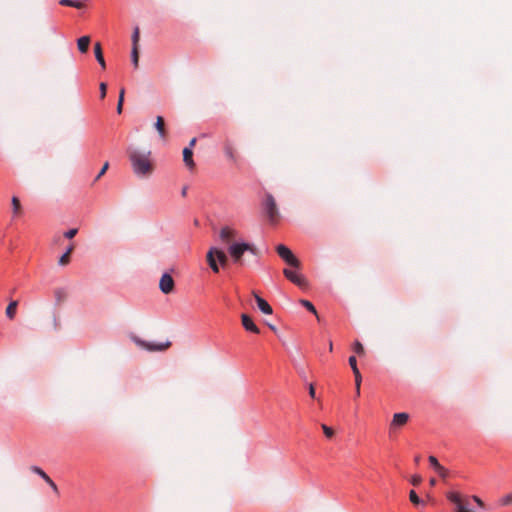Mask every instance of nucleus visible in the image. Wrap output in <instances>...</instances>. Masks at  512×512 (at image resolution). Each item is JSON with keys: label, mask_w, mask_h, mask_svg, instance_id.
I'll return each instance as SVG.
<instances>
[{"label": "nucleus", "mask_w": 512, "mask_h": 512, "mask_svg": "<svg viewBox=\"0 0 512 512\" xmlns=\"http://www.w3.org/2000/svg\"><path fill=\"white\" fill-rule=\"evenodd\" d=\"M237 234L238 233L235 229L225 226L221 228L219 238L221 242L226 245L232 262L237 266L243 267L247 264L244 259L245 253H250L253 256L258 257L260 252L254 244L238 241Z\"/></svg>", "instance_id": "f257e3e1"}, {"label": "nucleus", "mask_w": 512, "mask_h": 512, "mask_svg": "<svg viewBox=\"0 0 512 512\" xmlns=\"http://www.w3.org/2000/svg\"><path fill=\"white\" fill-rule=\"evenodd\" d=\"M150 151L129 149L128 156L135 174L138 176H149L153 172V164L150 160Z\"/></svg>", "instance_id": "f03ea898"}, {"label": "nucleus", "mask_w": 512, "mask_h": 512, "mask_svg": "<svg viewBox=\"0 0 512 512\" xmlns=\"http://www.w3.org/2000/svg\"><path fill=\"white\" fill-rule=\"evenodd\" d=\"M206 260L211 270L214 273H218L219 264L222 267H226L228 265L229 258L222 249L211 247L207 252Z\"/></svg>", "instance_id": "7ed1b4c3"}, {"label": "nucleus", "mask_w": 512, "mask_h": 512, "mask_svg": "<svg viewBox=\"0 0 512 512\" xmlns=\"http://www.w3.org/2000/svg\"><path fill=\"white\" fill-rule=\"evenodd\" d=\"M468 499L459 492L450 491V508L453 512H473L468 508Z\"/></svg>", "instance_id": "20e7f679"}, {"label": "nucleus", "mask_w": 512, "mask_h": 512, "mask_svg": "<svg viewBox=\"0 0 512 512\" xmlns=\"http://www.w3.org/2000/svg\"><path fill=\"white\" fill-rule=\"evenodd\" d=\"M263 209L271 223H276L279 218V211L277 208L276 201L271 194H266L263 202Z\"/></svg>", "instance_id": "39448f33"}, {"label": "nucleus", "mask_w": 512, "mask_h": 512, "mask_svg": "<svg viewBox=\"0 0 512 512\" xmlns=\"http://www.w3.org/2000/svg\"><path fill=\"white\" fill-rule=\"evenodd\" d=\"M276 252L279 255V257L283 261H285L288 265L295 267V268L300 267V261L287 246H285L283 244L277 245Z\"/></svg>", "instance_id": "423d86ee"}, {"label": "nucleus", "mask_w": 512, "mask_h": 512, "mask_svg": "<svg viewBox=\"0 0 512 512\" xmlns=\"http://www.w3.org/2000/svg\"><path fill=\"white\" fill-rule=\"evenodd\" d=\"M132 340L134 341V343L137 346H139L143 349H146L148 351H165L171 346L170 341H166L165 343H160V344H154V343H149L144 340H141L137 336H133Z\"/></svg>", "instance_id": "0eeeda50"}, {"label": "nucleus", "mask_w": 512, "mask_h": 512, "mask_svg": "<svg viewBox=\"0 0 512 512\" xmlns=\"http://www.w3.org/2000/svg\"><path fill=\"white\" fill-rule=\"evenodd\" d=\"M283 274L285 277L290 280L292 283L297 285L300 288H306L308 283L304 276L290 270V269H284Z\"/></svg>", "instance_id": "6e6552de"}, {"label": "nucleus", "mask_w": 512, "mask_h": 512, "mask_svg": "<svg viewBox=\"0 0 512 512\" xmlns=\"http://www.w3.org/2000/svg\"><path fill=\"white\" fill-rule=\"evenodd\" d=\"M159 288L164 294H169L174 290V280L170 274L164 273L159 281Z\"/></svg>", "instance_id": "1a4fd4ad"}, {"label": "nucleus", "mask_w": 512, "mask_h": 512, "mask_svg": "<svg viewBox=\"0 0 512 512\" xmlns=\"http://www.w3.org/2000/svg\"><path fill=\"white\" fill-rule=\"evenodd\" d=\"M409 420V414L405 412L395 413L393 415L391 424H390V431H394L395 429L402 427L406 425V423Z\"/></svg>", "instance_id": "9d476101"}, {"label": "nucleus", "mask_w": 512, "mask_h": 512, "mask_svg": "<svg viewBox=\"0 0 512 512\" xmlns=\"http://www.w3.org/2000/svg\"><path fill=\"white\" fill-rule=\"evenodd\" d=\"M241 323L244 329L248 332L259 334L260 330L257 325L253 322L252 318L247 314L241 315Z\"/></svg>", "instance_id": "9b49d317"}, {"label": "nucleus", "mask_w": 512, "mask_h": 512, "mask_svg": "<svg viewBox=\"0 0 512 512\" xmlns=\"http://www.w3.org/2000/svg\"><path fill=\"white\" fill-rule=\"evenodd\" d=\"M253 296L256 300L257 306L260 309V311L264 314L270 315L273 313L272 307L269 305V303L260 297L256 292H253Z\"/></svg>", "instance_id": "f8f14e48"}, {"label": "nucleus", "mask_w": 512, "mask_h": 512, "mask_svg": "<svg viewBox=\"0 0 512 512\" xmlns=\"http://www.w3.org/2000/svg\"><path fill=\"white\" fill-rule=\"evenodd\" d=\"M183 161L188 169L193 170L195 168V162L193 160V151L191 148L183 149Z\"/></svg>", "instance_id": "ddd939ff"}, {"label": "nucleus", "mask_w": 512, "mask_h": 512, "mask_svg": "<svg viewBox=\"0 0 512 512\" xmlns=\"http://www.w3.org/2000/svg\"><path fill=\"white\" fill-rule=\"evenodd\" d=\"M429 463L431 467L435 470V472L441 476L442 478H445L446 476V469L442 465L439 464L438 460L434 456L429 457Z\"/></svg>", "instance_id": "4468645a"}, {"label": "nucleus", "mask_w": 512, "mask_h": 512, "mask_svg": "<svg viewBox=\"0 0 512 512\" xmlns=\"http://www.w3.org/2000/svg\"><path fill=\"white\" fill-rule=\"evenodd\" d=\"M94 54H95V57L98 61V63L100 64V66L105 69L106 68V62H105V59H104V56H103V51H102V46L99 42L95 43L94 45Z\"/></svg>", "instance_id": "2eb2a0df"}, {"label": "nucleus", "mask_w": 512, "mask_h": 512, "mask_svg": "<svg viewBox=\"0 0 512 512\" xmlns=\"http://www.w3.org/2000/svg\"><path fill=\"white\" fill-rule=\"evenodd\" d=\"M90 41L91 39L89 36H82L78 39L77 45L81 53H86L88 51Z\"/></svg>", "instance_id": "dca6fc26"}, {"label": "nucleus", "mask_w": 512, "mask_h": 512, "mask_svg": "<svg viewBox=\"0 0 512 512\" xmlns=\"http://www.w3.org/2000/svg\"><path fill=\"white\" fill-rule=\"evenodd\" d=\"M155 128L158 131L160 137L164 139L166 137V129L164 118L162 116H157Z\"/></svg>", "instance_id": "f3484780"}, {"label": "nucleus", "mask_w": 512, "mask_h": 512, "mask_svg": "<svg viewBox=\"0 0 512 512\" xmlns=\"http://www.w3.org/2000/svg\"><path fill=\"white\" fill-rule=\"evenodd\" d=\"M13 208V217H19L22 214V206L18 197L13 196L11 199Z\"/></svg>", "instance_id": "a211bd4d"}, {"label": "nucleus", "mask_w": 512, "mask_h": 512, "mask_svg": "<svg viewBox=\"0 0 512 512\" xmlns=\"http://www.w3.org/2000/svg\"><path fill=\"white\" fill-rule=\"evenodd\" d=\"M17 306H18V301L16 300H13L11 301L8 306L6 307V316L12 320L14 319L15 315H16V311H17Z\"/></svg>", "instance_id": "6ab92c4d"}, {"label": "nucleus", "mask_w": 512, "mask_h": 512, "mask_svg": "<svg viewBox=\"0 0 512 512\" xmlns=\"http://www.w3.org/2000/svg\"><path fill=\"white\" fill-rule=\"evenodd\" d=\"M74 250V244H71L67 251L60 257L59 259V265L65 266L70 262V255Z\"/></svg>", "instance_id": "aec40b11"}, {"label": "nucleus", "mask_w": 512, "mask_h": 512, "mask_svg": "<svg viewBox=\"0 0 512 512\" xmlns=\"http://www.w3.org/2000/svg\"><path fill=\"white\" fill-rule=\"evenodd\" d=\"M54 296L57 304H61L67 299V292L63 288H57L54 291Z\"/></svg>", "instance_id": "412c9836"}, {"label": "nucleus", "mask_w": 512, "mask_h": 512, "mask_svg": "<svg viewBox=\"0 0 512 512\" xmlns=\"http://www.w3.org/2000/svg\"><path fill=\"white\" fill-rule=\"evenodd\" d=\"M59 4L62 6H69L77 9H81L84 7V4L81 1L77 0H60Z\"/></svg>", "instance_id": "4be33fe9"}, {"label": "nucleus", "mask_w": 512, "mask_h": 512, "mask_svg": "<svg viewBox=\"0 0 512 512\" xmlns=\"http://www.w3.org/2000/svg\"><path fill=\"white\" fill-rule=\"evenodd\" d=\"M498 504L501 507H507L512 505V492L500 497L498 500Z\"/></svg>", "instance_id": "5701e85b"}, {"label": "nucleus", "mask_w": 512, "mask_h": 512, "mask_svg": "<svg viewBox=\"0 0 512 512\" xmlns=\"http://www.w3.org/2000/svg\"><path fill=\"white\" fill-rule=\"evenodd\" d=\"M299 303L305 307L308 311H310L311 313H313L314 315H316V317L319 319L318 317V314H317V311H316V308L314 307V305L308 301V300H305V299H301L299 301Z\"/></svg>", "instance_id": "b1692460"}, {"label": "nucleus", "mask_w": 512, "mask_h": 512, "mask_svg": "<svg viewBox=\"0 0 512 512\" xmlns=\"http://www.w3.org/2000/svg\"><path fill=\"white\" fill-rule=\"evenodd\" d=\"M131 59L135 68H138L139 63V47H132Z\"/></svg>", "instance_id": "393cba45"}, {"label": "nucleus", "mask_w": 512, "mask_h": 512, "mask_svg": "<svg viewBox=\"0 0 512 512\" xmlns=\"http://www.w3.org/2000/svg\"><path fill=\"white\" fill-rule=\"evenodd\" d=\"M409 499L414 505H424V501L419 498L414 490L410 491Z\"/></svg>", "instance_id": "a878e982"}, {"label": "nucleus", "mask_w": 512, "mask_h": 512, "mask_svg": "<svg viewBox=\"0 0 512 512\" xmlns=\"http://www.w3.org/2000/svg\"><path fill=\"white\" fill-rule=\"evenodd\" d=\"M31 470L34 473L38 474L42 479H44L46 483L51 479L41 468L37 466H33Z\"/></svg>", "instance_id": "bb28decb"}, {"label": "nucleus", "mask_w": 512, "mask_h": 512, "mask_svg": "<svg viewBox=\"0 0 512 512\" xmlns=\"http://www.w3.org/2000/svg\"><path fill=\"white\" fill-rule=\"evenodd\" d=\"M124 95H125V90H124V88H122L119 92V99H118V104H117V113L118 114L122 113Z\"/></svg>", "instance_id": "cd10ccee"}, {"label": "nucleus", "mask_w": 512, "mask_h": 512, "mask_svg": "<svg viewBox=\"0 0 512 512\" xmlns=\"http://www.w3.org/2000/svg\"><path fill=\"white\" fill-rule=\"evenodd\" d=\"M139 39H140V32L139 28H135L133 34H132V47H139Z\"/></svg>", "instance_id": "c85d7f7f"}, {"label": "nucleus", "mask_w": 512, "mask_h": 512, "mask_svg": "<svg viewBox=\"0 0 512 512\" xmlns=\"http://www.w3.org/2000/svg\"><path fill=\"white\" fill-rule=\"evenodd\" d=\"M355 376V389H358V394H360V387L362 382V376L359 370H356V372H353Z\"/></svg>", "instance_id": "c756f323"}, {"label": "nucleus", "mask_w": 512, "mask_h": 512, "mask_svg": "<svg viewBox=\"0 0 512 512\" xmlns=\"http://www.w3.org/2000/svg\"><path fill=\"white\" fill-rule=\"evenodd\" d=\"M322 430L327 438H332L334 436V430L331 427H328L325 424H322Z\"/></svg>", "instance_id": "7c9ffc66"}, {"label": "nucleus", "mask_w": 512, "mask_h": 512, "mask_svg": "<svg viewBox=\"0 0 512 512\" xmlns=\"http://www.w3.org/2000/svg\"><path fill=\"white\" fill-rule=\"evenodd\" d=\"M225 154H226V156H227L230 160L235 161V153H234V150H233V148H232L231 146H228V145H227V146L225 147Z\"/></svg>", "instance_id": "2f4dec72"}, {"label": "nucleus", "mask_w": 512, "mask_h": 512, "mask_svg": "<svg viewBox=\"0 0 512 512\" xmlns=\"http://www.w3.org/2000/svg\"><path fill=\"white\" fill-rule=\"evenodd\" d=\"M354 351L358 354V355H363L365 353L364 351V347L363 345L359 342V341H356L355 344H354Z\"/></svg>", "instance_id": "473e14b6"}, {"label": "nucleus", "mask_w": 512, "mask_h": 512, "mask_svg": "<svg viewBox=\"0 0 512 512\" xmlns=\"http://www.w3.org/2000/svg\"><path fill=\"white\" fill-rule=\"evenodd\" d=\"M108 168H109V163L105 162L104 165L102 166L101 170L99 171L98 175L96 176L95 181H98L106 173Z\"/></svg>", "instance_id": "72a5a7b5"}, {"label": "nucleus", "mask_w": 512, "mask_h": 512, "mask_svg": "<svg viewBox=\"0 0 512 512\" xmlns=\"http://www.w3.org/2000/svg\"><path fill=\"white\" fill-rule=\"evenodd\" d=\"M349 365L352 369L353 372H356V370H359L358 367H357V361H356V357L355 356H350L349 357Z\"/></svg>", "instance_id": "f704fd0d"}, {"label": "nucleus", "mask_w": 512, "mask_h": 512, "mask_svg": "<svg viewBox=\"0 0 512 512\" xmlns=\"http://www.w3.org/2000/svg\"><path fill=\"white\" fill-rule=\"evenodd\" d=\"M78 230L76 228L70 229L64 233V237L72 239L76 236Z\"/></svg>", "instance_id": "c9c22d12"}, {"label": "nucleus", "mask_w": 512, "mask_h": 512, "mask_svg": "<svg viewBox=\"0 0 512 512\" xmlns=\"http://www.w3.org/2000/svg\"><path fill=\"white\" fill-rule=\"evenodd\" d=\"M99 89H100V97L102 99L105 98L106 92H107V84L104 82L100 83Z\"/></svg>", "instance_id": "e433bc0d"}, {"label": "nucleus", "mask_w": 512, "mask_h": 512, "mask_svg": "<svg viewBox=\"0 0 512 512\" xmlns=\"http://www.w3.org/2000/svg\"><path fill=\"white\" fill-rule=\"evenodd\" d=\"M421 481H422V478H421V476H419V475H414V476L411 478V483H412V485H414V486H418V485L421 483Z\"/></svg>", "instance_id": "4c0bfd02"}, {"label": "nucleus", "mask_w": 512, "mask_h": 512, "mask_svg": "<svg viewBox=\"0 0 512 512\" xmlns=\"http://www.w3.org/2000/svg\"><path fill=\"white\" fill-rule=\"evenodd\" d=\"M47 484L51 487V489H52L56 494H58V493H59V491H58V487H57V485L55 484V482H54L52 479H50V480L47 482Z\"/></svg>", "instance_id": "58836bf2"}, {"label": "nucleus", "mask_w": 512, "mask_h": 512, "mask_svg": "<svg viewBox=\"0 0 512 512\" xmlns=\"http://www.w3.org/2000/svg\"><path fill=\"white\" fill-rule=\"evenodd\" d=\"M472 499L475 501V503L481 507V508H484L485 507V504L484 502L478 497V496H472Z\"/></svg>", "instance_id": "ea45409f"}, {"label": "nucleus", "mask_w": 512, "mask_h": 512, "mask_svg": "<svg viewBox=\"0 0 512 512\" xmlns=\"http://www.w3.org/2000/svg\"><path fill=\"white\" fill-rule=\"evenodd\" d=\"M309 395H310V397L315 398V388H314L313 384H310V386H309Z\"/></svg>", "instance_id": "a19ab883"}, {"label": "nucleus", "mask_w": 512, "mask_h": 512, "mask_svg": "<svg viewBox=\"0 0 512 512\" xmlns=\"http://www.w3.org/2000/svg\"><path fill=\"white\" fill-rule=\"evenodd\" d=\"M196 141H197V139H196V138H192V139L190 140V142H189V146H188L187 148H191V149H192V148L195 146Z\"/></svg>", "instance_id": "79ce46f5"}, {"label": "nucleus", "mask_w": 512, "mask_h": 512, "mask_svg": "<svg viewBox=\"0 0 512 512\" xmlns=\"http://www.w3.org/2000/svg\"><path fill=\"white\" fill-rule=\"evenodd\" d=\"M435 484H436V479L435 478H431L430 479V485L434 486Z\"/></svg>", "instance_id": "37998d69"}, {"label": "nucleus", "mask_w": 512, "mask_h": 512, "mask_svg": "<svg viewBox=\"0 0 512 512\" xmlns=\"http://www.w3.org/2000/svg\"><path fill=\"white\" fill-rule=\"evenodd\" d=\"M186 193H187V188H186V187H184V188H183V190H182V195H183V196H185V195H186Z\"/></svg>", "instance_id": "c03bdc74"}, {"label": "nucleus", "mask_w": 512, "mask_h": 512, "mask_svg": "<svg viewBox=\"0 0 512 512\" xmlns=\"http://www.w3.org/2000/svg\"><path fill=\"white\" fill-rule=\"evenodd\" d=\"M54 241L55 243H58L60 241V237H55Z\"/></svg>", "instance_id": "a18cd8bd"}, {"label": "nucleus", "mask_w": 512, "mask_h": 512, "mask_svg": "<svg viewBox=\"0 0 512 512\" xmlns=\"http://www.w3.org/2000/svg\"><path fill=\"white\" fill-rule=\"evenodd\" d=\"M355 395H356V397L360 396V394H358V389H356Z\"/></svg>", "instance_id": "49530a36"}, {"label": "nucleus", "mask_w": 512, "mask_h": 512, "mask_svg": "<svg viewBox=\"0 0 512 512\" xmlns=\"http://www.w3.org/2000/svg\"><path fill=\"white\" fill-rule=\"evenodd\" d=\"M329 348H330V351H332V348H333L332 342L330 343Z\"/></svg>", "instance_id": "de8ad7c7"}]
</instances>
